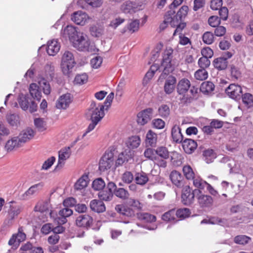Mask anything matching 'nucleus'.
Masks as SVG:
<instances>
[{"mask_svg":"<svg viewBox=\"0 0 253 253\" xmlns=\"http://www.w3.org/2000/svg\"><path fill=\"white\" fill-rule=\"evenodd\" d=\"M62 34L65 38H69L72 45L78 50L91 53L95 52L96 48L93 43H91L87 36L78 32L76 27L67 25Z\"/></svg>","mask_w":253,"mask_h":253,"instance_id":"nucleus-1","label":"nucleus"},{"mask_svg":"<svg viewBox=\"0 0 253 253\" xmlns=\"http://www.w3.org/2000/svg\"><path fill=\"white\" fill-rule=\"evenodd\" d=\"M188 9L189 8L187 6L183 5L175 15V12L172 9L168 11L166 14L164 21V24L169 23L171 27H176L173 36L176 35V33L182 32L185 27L186 23L182 22V20L186 16Z\"/></svg>","mask_w":253,"mask_h":253,"instance_id":"nucleus-2","label":"nucleus"},{"mask_svg":"<svg viewBox=\"0 0 253 253\" xmlns=\"http://www.w3.org/2000/svg\"><path fill=\"white\" fill-rule=\"evenodd\" d=\"M191 87V83L189 80L183 78L178 83L176 90L180 96L178 99L180 100V104H188L193 101V98L189 95H186L185 93L188 91Z\"/></svg>","mask_w":253,"mask_h":253,"instance_id":"nucleus-3","label":"nucleus"},{"mask_svg":"<svg viewBox=\"0 0 253 253\" xmlns=\"http://www.w3.org/2000/svg\"><path fill=\"white\" fill-rule=\"evenodd\" d=\"M8 205L9 208L7 211V214L4 221V224L8 226L13 223L14 219L18 217L23 209L22 204L14 201L9 202Z\"/></svg>","mask_w":253,"mask_h":253,"instance_id":"nucleus-4","label":"nucleus"},{"mask_svg":"<svg viewBox=\"0 0 253 253\" xmlns=\"http://www.w3.org/2000/svg\"><path fill=\"white\" fill-rule=\"evenodd\" d=\"M76 63L73 53L65 51L63 53L61 63V67L65 75H69L72 71Z\"/></svg>","mask_w":253,"mask_h":253,"instance_id":"nucleus-5","label":"nucleus"},{"mask_svg":"<svg viewBox=\"0 0 253 253\" xmlns=\"http://www.w3.org/2000/svg\"><path fill=\"white\" fill-rule=\"evenodd\" d=\"M173 49L169 47L167 48L164 53L162 66L164 67L163 73L161 75L160 78L164 79L170 72L174 69V64L171 60L172 57Z\"/></svg>","mask_w":253,"mask_h":253,"instance_id":"nucleus-6","label":"nucleus"},{"mask_svg":"<svg viewBox=\"0 0 253 253\" xmlns=\"http://www.w3.org/2000/svg\"><path fill=\"white\" fill-rule=\"evenodd\" d=\"M104 106L101 103L92 101L88 110L91 121L99 122L104 116Z\"/></svg>","mask_w":253,"mask_h":253,"instance_id":"nucleus-7","label":"nucleus"},{"mask_svg":"<svg viewBox=\"0 0 253 253\" xmlns=\"http://www.w3.org/2000/svg\"><path fill=\"white\" fill-rule=\"evenodd\" d=\"M114 162L113 153L111 151L106 152L99 161V169L100 170L104 171L110 169L114 164Z\"/></svg>","mask_w":253,"mask_h":253,"instance_id":"nucleus-8","label":"nucleus"},{"mask_svg":"<svg viewBox=\"0 0 253 253\" xmlns=\"http://www.w3.org/2000/svg\"><path fill=\"white\" fill-rule=\"evenodd\" d=\"M195 192L197 193L196 197L200 206L203 208H209L213 204V199L211 196L206 195L199 190H195Z\"/></svg>","mask_w":253,"mask_h":253,"instance_id":"nucleus-9","label":"nucleus"},{"mask_svg":"<svg viewBox=\"0 0 253 253\" xmlns=\"http://www.w3.org/2000/svg\"><path fill=\"white\" fill-rule=\"evenodd\" d=\"M195 190H192L189 186L184 187L182 191L181 202L185 205H190L193 203Z\"/></svg>","mask_w":253,"mask_h":253,"instance_id":"nucleus-10","label":"nucleus"},{"mask_svg":"<svg viewBox=\"0 0 253 253\" xmlns=\"http://www.w3.org/2000/svg\"><path fill=\"white\" fill-rule=\"evenodd\" d=\"M225 92L229 97L237 100L241 97L242 89L241 86L232 84H230L225 89Z\"/></svg>","mask_w":253,"mask_h":253,"instance_id":"nucleus-11","label":"nucleus"},{"mask_svg":"<svg viewBox=\"0 0 253 253\" xmlns=\"http://www.w3.org/2000/svg\"><path fill=\"white\" fill-rule=\"evenodd\" d=\"M153 110L149 108L145 109L137 114V122L138 124L143 126L148 123L153 117Z\"/></svg>","mask_w":253,"mask_h":253,"instance_id":"nucleus-12","label":"nucleus"},{"mask_svg":"<svg viewBox=\"0 0 253 253\" xmlns=\"http://www.w3.org/2000/svg\"><path fill=\"white\" fill-rule=\"evenodd\" d=\"M90 17L84 12L79 10L74 12L71 16V20L77 25H84Z\"/></svg>","mask_w":253,"mask_h":253,"instance_id":"nucleus-13","label":"nucleus"},{"mask_svg":"<svg viewBox=\"0 0 253 253\" xmlns=\"http://www.w3.org/2000/svg\"><path fill=\"white\" fill-rule=\"evenodd\" d=\"M93 223L92 217L88 214H82L78 216L76 220V225L80 227L89 229Z\"/></svg>","mask_w":253,"mask_h":253,"instance_id":"nucleus-14","label":"nucleus"},{"mask_svg":"<svg viewBox=\"0 0 253 253\" xmlns=\"http://www.w3.org/2000/svg\"><path fill=\"white\" fill-rule=\"evenodd\" d=\"M70 148L67 147L61 149L59 152L58 161L55 169H61L65 164V161L70 157Z\"/></svg>","mask_w":253,"mask_h":253,"instance_id":"nucleus-15","label":"nucleus"},{"mask_svg":"<svg viewBox=\"0 0 253 253\" xmlns=\"http://www.w3.org/2000/svg\"><path fill=\"white\" fill-rule=\"evenodd\" d=\"M89 178L87 173L83 174L75 182L74 189L76 191H81L84 189L88 185Z\"/></svg>","mask_w":253,"mask_h":253,"instance_id":"nucleus-16","label":"nucleus"},{"mask_svg":"<svg viewBox=\"0 0 253 253\" xmlns=\"http://www.w3.org/2000/svg\"><path fill=\"white\" fill-rule=\"evenodd\" d=\"M133 156V152L131 150H125L122 152L118 156V158L116 162L117 166L123 165L125 162H128L131 160Z\"/></svg>","mask_w":253,"mask_h":253,"instance_id":"nucleus-17","label":"nucleus"},{"mask_svg":"<svg viewBox=\"0 0 253 253\" xmlns=\"http://www.w3.org/2000/svg\"><path fill=\"white\" fill-rule=\"evenodd\" d=\"M65 207L59 211V216L56 219L58 223L60 225L65 223L67 221L66 218L73 214V211L71 209Z\"/></svg>","mask_w":253,"mask_h":253,"instance_id":"nucleus-18","label":"nucleus"},{"mask_svg":"<svg viewBox=\"0 0 253 253\" xmlns=\"http://www.w3.org/2000/svg\"><path fill=\"white\" fill-rule=\"evenodd\" d=\"M60 48V44L57 40H51L47 43L46 51L49 55H55L58 52Z\"/></svg>","mask_w":253,"mask_h":253,"instance_id":"nucleus-19","label":"nucleus"},{"mask_svg":"<svg viewBox=\"0 0 253 253\" xmlns=\"http://www.w3.org/2000/svg\"><path fill=\"white\" fill-rule=\"evenodd\" d=\"M35 131L31 128H28L22 131L18 136L20 142L23 145L31 140L35 135Z\"/></svg>","mask_w":253,"mask_h":253,"instance_id":"nucleus-20","label":"nucleus"},{"mask_svg":"<svg viewBox=\"0 0 253 253\" xmlns=\"http://www.w3.org/2000/svg\"><path fill=\"white\" fill-rule=\"evenodd\" d=\"M182 147L187 154H192L197 147L195 141L191 139H186L182 142Z\"/></svg>","mask_w":253,"mask_h":253,"instance_id":"nucleus-21","label":"nucleus"},{"mask_svg":"<svg viewBox=\"0 0 253 253\" xmlns=\"http://www.w3.org/2000/svg\"><path fill=\"white\" fill-rule=\"evenodd\" d=\"M90 209L96 212L101 213L105 211L106 207L104 203L101 200H92L90 202Z\"/></svg>","mask_w":253,"mask_h":253,"instance_id":"nucleus-22","label":"nucleus"},{"mask_svg":"<svg viewBox=\"0 0 253 253\" xmlns=\"http://www.w3.org/2000/svg\"><path fill=\"white\" fill-rule=\"evenodd\" d=\"M71 102V98L70 94L62 95L58 99L56 106L58 109H66Z\"/></svg>","mask_w":253,"mask_h":253,"instance_id":"nucleus-23","label":"nucleus"},{"mask_svg":"<svg viewBox=\"0 0 253 253\" xmlns=\"http://www.w3.org/2000/svg\"><path fill=\"white\" fill-rule=\"evenodd\" d=\"M26 238V235L24 233L20 231L19 229L17 234H13L8 242V244L10 246L17 247L20 242L24 241Z\"/></svg>","mask_w":253,"mask_h":253,"instance_id":"nucleus-24","label":"nucleus"},{"mask_svg":"<svg viewBox=\"0 0 253 253\" xmlns=\"http://www.w3.org/2000/svg\"><path fill=\"white\" fill-rule=\"evenodd\" d=\"M176 82V78L172 76L167 79L164 85V90L167 94H169L173 91Z\"/></svg>","mask_w":253,"mask_h":253,"instance_id":"nucleus-25","label":"nucleus"},{"mask_svg":"<svg viewBox=\"0 0 253 253\" xmlns=\"http://www.w3.org/2000/svg\"><path fill=\"white\" fill-rule=\"evenodd\" d=\"M43 187L42 182L39 183L31 186L23 195L22 199L27 200L29 199L36 192L40 190Z\"/></svg>","mask_w":253,"mask_h":253,"instance_id":"nucleus-26","label":"nucleus"},{"mask_svg":"<svg viewBox=\"0 0 253 253\" xmlns=\"http://www.w3.org/2000/svg\"><path fill=\"white\" fill-rule=\"evenodd\" d=\"M169 177L172 183L177 187H180L183 186V178L181 174L178 171L176 170L171 171Z\"/></svg>","mask_w":253,"mask_h":253,"instance_id":"nucleus-27","label":"nucleus"},{"mask_svg":"<svg viewBox=\"0 0 253 253\" xmlns=\"http://www.w3.org/2000/svg\"><path fill=\"white\" fill-rule=\"evenodd\" d=\"M22 146V143L20 142V140L18 136H15L8 140L5 146V149L8 151H10L15 148H19Z\"/></svg>","mask_w":253,"mask_h":253,"instance_id":"nucleus-28","label":"nucleus"},{"mask_svg":"<svg viewBox=\"0 0 253 253\" xmlns=\"http://www.w3.org/2000/svg\"><path fill=\"white\" fill-rule=\"evenodd\" d=\"M115 210L120 214L128 217H131L134 214V211L131 208L123 205H116Z\"/></svg>","mask_w":253,"mask_h":253,"instance_id":"nucleus-29","label":"nucleus"},{"mask_svg":"<svg viewBox=\"0 0 253 253\" xmlns=\"http://www.w3.org/2000/svg\"><path fill=\"white\" fill-rule=\"evenodd\" d=\"M140 144V139L138 136H132L129 137L126 142L128 150H131L137 148Z\"/></svg>","mask_w":253,"mask_h":253,"instance_id":"nucleus-30","label":"nucleus"},{"mask_svg":"<svg viewBox=\"0 0 253 253\" xmlns=\"http://www.w3.org/2000/svg\"><path fill=\"white\" fill-rule=\"evenodd\" d=\"M171 136L174 141L176 143L182 142L183 135L181 132V129L177 125H174L171 129Z\"/></svg>","mask_w":253,"mask_h":253,"instance_id":"nucleus-31","label":"nucleus"},{"mask_svg":"<svg viewBox=\"0 0 253 253\" xmlns=\"http://www.w3.org/2000/svg\"><path fill=\"white\" fill-rule=\"evenodd\" d=\"M50 205L47 201L39 202L35 206L36 211H39L41 212H46L49 214H51V211L50 210Z\"/></svg>","mask_w":253,"mask_h":253,"instance_id":"nucleus-32","label":"nucleus"},{"mask_svg":"<svg viewBox=\"0 0 253 253\" xmlns=\"http://www.w3.org/2000/svg\"><path fill=\"white\" fill-rule=\"evenodd\" d=\"M157 140V134L152 130H149L146 135L145 142L147 145L155 146Z\"/></svg>","mask_w":253,"mask_h":253,"instance_id":"nucleus-33","label":"nucleus"},{"mask_svg":"<svg viewBox=\"0 0 253 253\" xmlns=\"http://www.w3.org/2000/svg\"><path fill=\"white\" fill-rule=\"evenodd\" d=\"M213 65L218 70H224L227 66V58L225 57L217 58L213 60Z\"/></svg>","mask_w":253,"mask_h":253,"instance_id":"nucleus-34","label":"nucleus"},{"mask_svg":"<svg viewBox=\"0 0 253 253\" xmlns=\"http://www.w3.org/2000/svg\"><path fill=\"white\" fill-rule=\"evenodd\" d=\"M134 179L136 183L140 185L145 184L149 180L147 174L143 172L136 173Z\"/></svg>","mask_w":253,"mask_h":253,"instance_id":"nucleus-35","label":"nucleus"},{"mask_svg":"<svg viewBox=\"0 0 253 253\" xmlns=\"http://www.w3.org/2000/svg\"><path fill=\"white\" fill-rule=\"evenodd\" d=\"M89 31L92 36L98 38L103 35L104 28L101 25L96 24L91 26Z\"/></svg>","mask_w":253,"mask_h":253,"instance_id":"nucleus-36","label":"nucleus"},{"mask_svg":"<svg viewBox=\"0 0 253 253\" xmlns=\"http://www.w3.org/2000/svg\"><path fill=\"white\" fill-rule=\"evenodd\" d=\"M29 91L31 95L36 99L37 100H40L42 97L41 92L39 89V86L37 84L33 83L30 84L29 87Z\"/></svg>","mask_w":253,"mask_h":253,"instance_id":"nucleus-37","label":"nucleus"},{"mask_svg":"<svg viewBox=\"0 0 253 253\" xmlns=\"http://www.w3.org/2000/svg\"><path fill=\"white\" fill-rule=\"evenodd\" d=\"M251 241L252 239L250 237L244 235H238L235 236L234 238L235 243L242 246L248 244L251 242Z\"/></svg>","mask_w":253,"mask_h":253,"instance_id":"nucleus-38","label":"nucleus"},{"mask_svg":"<svg viewBox=\"0 0 253 253\" xmlns=\"http://www.w3.org/2000/svg\"><path fill=\"white\" fill-rule=\"evenodd\" d=\"M137 217L139 220L146 222H153L156 220L155 215L146 212H140L137 213Z\"/></svg>","mask_w":253,"mask_h":253,"instance_id":"nucleus-39","label":"nucleus"},{"mask_svg":"<svg viewBox=\"0 0 253 253\" xmlns=\"http://www.w3.org/2000/svg\"><path fill=\"white\" fill-rule=\"evenodd\" d=\"M192 180L193 181V185L200 191L203 190L208 184L206 181L203 180L199 176H196Z\"/></svg>","mask_w":253,"mask_h":253,"instance_id":"nucleus-40","label":"nucleus"},{"mask_svg":"<svg viewBox=\"0 0 253 253\" xmlns=\"http://www.w3.org/2000/svg\"><path fill=\"white\" fill-rule=\"evenodd\" d=\"M214 88V84L211 82H204L200 87V90L205 94H208L212 92Z\"/></svg>","mask_w":253,"mask_h":253,"instance_id":"nucleus-41","label":"nucleus"},{"mask_svg":"<svg viewBox=\"0 0 253 253\" xmlns=\"http://www.w3.org/2000/svg\"><path fill=\"white\" fill-rule=\"evenodd\" d=\"M162 219L164 221L167 222L176 220V215L175 210L172 209L164 213L162 216Z\"/></svg>","mask_w":253,"mask_h":253,"instance_id":"nucleus-42","label":"nucleus"},{"mask_svg":"<svg viewBox=\"0 0 253 253\" xmlns=\"http://www.w3.org/2000/svg\"><path fill=\"white\" fill-rule=\"evenodd\" d=\"M114 194L123 200H126L129 197V194L127 190L123 188H117V189L115 190Z\"/></svg>","mask_w":253,"mask_h":253,"instance_id":"nucleus-43","label":"nucleus"},{"mask_svg":"<svg viewBox=\"0 0 253 253\" xmlns=\"http://www.w3.org/2000/svg\"><path fill=\"white\" fill-rule=\"evenodd\" d=\"M39 84L40 88H41L43 92L46 94L48 95L51 91V88L49 83L44 78H42L39 81Z\"/></svg>","mask_w":253,"mask_h":253,"instance_id":"nucleus-44","label":"nucleus"},{"mask_svg":"<svg viewBox=\"0 0 253 253\" xmlns=\"http://www.w3.org/2000/svg\"><path fill=\"white\" fill-rule=\"evenodd\" d=\"M243 103L248 107L253 106V95L250 93H246L242 95Z\"/></svg>","mask_w":253,"mask_h":253,"instance_id":"nucleus-45","label":"nucleus"},{"mask_svg":"<svg viewBox=\"0 0 253 253\" xmlns=\"http://www.w3.org/2000/svg\"><path fill=\"white\" fill-rule=\"evenodd\" d=\"M98 196L101 201H110L113 197V193H111L108 190H102L100 191L98 194Z\"/></svg>","mask_w":253,"mask_h":253,"instance_id":"nucleus-46","label":"nucleus"},{"mask_svg":"<svg viewBox=\"0 0 253 253\" xmlns=\"http://www.w3.org/2000/svg\"><path fill=\"white\" fill-rule=\"evenodd\" d=\"M105 186L104 180L101 178H98L93 180L92 183V188L96 191L102 190Z\"/></svg>","mask_w":253,"mask_h":253,"instance_id":"nucleus-47","label":"nucleus"},{"mask_svg":"<svg viewBox=\"0 0 253 253\" xmlns=\"http://www.w3.org/2000/svg\"><path fill=\"white\" fill-rule=\"evenodd\" d=\"M175 211L176 217L179 218L181 220L188 217L191 213L189 209L188 208L179 209L176 211Z\"/></svg>","mask_w":253,"mask_h":253,"instance_id":"nucleus-48","label":"nucleus"},{"mask_svg":"<svg viewBox=\"0 0 253 253\" xmlns=\"http://www.w3.org/2000/svg\"><path fill=\"white\" fill-rule=\"evenodd\" d=\"M156 155L163 159L169 158V152L165 147H159L156 149Z\"/></svg>","mask_w":253,"mask_h":253,"instance_id":"nucleus-49","label":"nucleus"},{"mask_svg":"<svg viewBox=\"0 0 253 253\" xmlns=\"http://www.w3.org/2000/svg\"><path fill=\"white\" fill-rule=\"evenodd\" d=\"M183 172L185 177L188 180H192L196 176L192 169L189 166H184Z\"/></svg>","mask_w":253,"mask_h":253,"instance_id":"nucleus-50","label":"nucleus"},{"mask_svg":"<svg viewBox=\"0 0 253 253\" xmlns=\"http://www.w3.org/2000/svg\"><path fill=\"white\" fill-rule=\"evenodd\" d=\"M194 76L196 80L203 81L208 78V73L205 69H199L195 73Z\"/></svg>","mask_w":253,"mask_h":253,"instance_id":"nucleus-51","label":"nucleus"},{"mask_svg":"<svg viewBox=\"0 0 253 253\" xmlns=\"http://www.w3.org/2000/svg\"><path fill=\"white\" fill-rule=\"evenodd\" d=\"M8 123L12 126H17L19 124V116L16 114H9L6 117Z\"/></svg>","mask_w":253,"mask_h":253,"instance_id":"nucleus-52","label":"nucleus"},{"mask_svg":"<svg viewBox=\"0 0 253 253\" xmlns=\"http://www.w3.org/2000/svg\"><path fill=\"white\" fill-rule=\"evenodd\" d=\"M132 1H126L124 2L121 7L122 11L125 13H132Z\"/></svg>","mask_w":253,"mask_h":253,"instance_id":"nucleus-53","label":"nucleus"},{"mask_svg":"<svg viewBox=\"0 0 253 253\" xmlns=\"http://www.w3.org/2000/svg\"><path fill=\"white\" fill-rule=\"evenodd\" d=\"M204 156L205 157V161L207 163H210L215 158L216 156L212 149H208L204 152Z\"/></svg>","mask_w":253,"mask_h":253,"instance_id":"nucleus-54","label":"nucleus"},{"mask_svg":"<svg viewBox=\"0 0 253 253\" xmlns=\"http://www.w3.org/2000/svg\"><path fill=\"white\" fill-rule=\"evenodd\" d=\"M144 155L145 157L150 160H157L156 150L147 148L145 150Z\"/></svg>","mask_w":253,"mask_h":253,"instance_id":"nucleus-55","label":"nucleus"},{"mask_svg":"<svg viewBox=\"0 0 253 253\" xmlns=\"http://www.w3.org/2000/svg\"><path fill=\"white\" fill-rule=\"evenodd\" d=\"M139 27V20L135 19L130 22L127 27V29L131 33L137 31Z\"/></svg>","mask_w":253,"mask_h":253,"instance_id":"nucleus-56","label":"nucleus"},{"mask_svg":"<svg viewBox=\"0 0 253 253\" xmlns=\"http://www.w3.org/2000/svg\"><path fill=\"white\" fill-rule=\"evenodd\" d=\"M203 41L207 44H211L214 41L213 34L210 32H206L203 35Z\"/></svg>","mask_w":253,"mask_h":253,"instance_id":"nucleus-57","label":"nucleus"},{"mask_svg":"<svg viewBox=\"0 0 253 253\" xmlns=\"http://www.w3.org/2000/svg\"><path fill=\"white\" fill-rule=\"evenodd\" d=\"M30 100L31 99L26 96L21 97L19 98V103L23 110H27L28 109Z\"/></svg>","mask_w":253,"mask_h":253,"instance_id":"nucleus-58","label":"nucleus"},{"mask_svg":"<svg viewBox=\"0 0 253 253\" xmlns=\"http://www.w3.org/2000/svg\"><path fill=\"white\" fill-rule=\"evenodd\" d=\"M88 77L86 74L78 75L76 76L74 82L76 84H83L86 83Z\"/></svg>","mask_w":253,"mask_h":253,"instance_id":"nucleus-59","label":"nucleus"},{"mask_svg":"<svg viewBox=\"0 0 253 253\" xmlns=\"http://www.w3.org/2000/svg\"><path fill=\"white\" fill-rule=\"evenodd\" d=\"M34 124L36 127L40 131H43L45 129V123L43 119L36 118L34 120Z\"/></svg>","mask_w":253,"mask_h":253,"instance_id":"nucleus-60","label":"nucleus"},{"mask_svg":"<svg viewBox=\"0 0 253 253\" xmlns=\"http://www.w3.org/2000/svg\"><path fill=\"white\" fill-rule=\"evenodd\" d=\"M211 62L210 60L206 57H201L198 60V65L200 69H205L209 67Z\"/></svg>","mask_w":253,"mask_h":253,"instance_id":"nucleus-61","label":"nucleus"},{"mask_svg":"<svg viewBox=\"0 0 253 253\" xmlns=\"http://www.w3.org/2000/svg\"><path fill=\"white\" fill-rule=\"evenodd\" d=\"M169 108L167 105H161L159 109V115L162 117H167L169 115Z\"/></svg>","mask_w":253,"mask_h":253,"instance_id":"nucleus-62","label":"nucleus"},{"mask_svg":"<svg viewBox=\"0 0 253 253\" xmlns=\"http://www.w3.org/2000/svg\"><path fill=\"white\" fill-rule=\"evenodd\" d=\"M209 24L212 27H216L220 24V19L217 16H211L208 20Z\"/></svg>","mask_w":253,"mask_h":253,"instance_id":"nucleus-63","label":"nucleus"},{"mask_svg":"<svg viewBox=\"0 0 253 253\" xmlns=\"http://www.w3.org/2000/svg\"><path fill=\"white\" fill-rule=\"evenodd\" d=\"M55 161V158L54 157H50L43 163L42 167V169L47 170L52 166Z\"/></svg>","mask_w":253,"mask_h":253,"instance_id":"nucleus-64","label":"nucleus"}]
</instances>
